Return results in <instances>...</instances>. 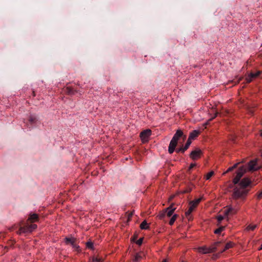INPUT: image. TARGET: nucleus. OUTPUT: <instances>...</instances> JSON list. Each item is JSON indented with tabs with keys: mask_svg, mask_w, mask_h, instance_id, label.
<instances>
[{
	"mask_svg": "<svg viewBox=\"0 0 262 262\" xmlns=\"http://www.w3.org/2000/svg\"><path fill=\"white\" fill-rule=\"evenodd\" d=\"M246 171L244 166L241 167L237 171L236 175L233 180L235 185L233 189L232 198L237 200H244L249 192L247 187L250 184L251 181L248 178H244L239 183L241 178Z\"/></svg>",
	"mask_w": 262,
	"mask_h": 262,
	"instance_id": "1",
	"label": "nucleus"
},
{
	"mask_svg": "<svg viewBox=\"0 0 262 262\" xmlns=\"http://www.w3.org/2000/svg\"><path fill=\"white\" fill-rule=\"evenodd\" d=\"M37 228V225L34 224H29L26 223L24 226H21V224L19 225V230L17 231V234L26 233L32 232Z\"/></svg>",
	"mask_w": 262,
	"mask_h": 262,
	"instance_id": "2",
	"label": "nucleus"
},
{
	"mask_svg": "<svg viewBox=\"0 0 262 262\" xmlns=\"http://www.w3.org/2000/svg\"><path fill=\"white\" fill-rule=\"evenodd\" d=\"M221 246V242H217L209 248H201L200 249V252H202L204 254L212 253L217 251L218 247Z\"/></svg>",
	"mask_w": 262,
	"mask_h": 262,
	"instance_id": "3",
	"label": "nucleus"
},
{
	"mask_svg": "<svg viewBox=\"0 0 262 262\" xmlns=\"http://www.w3.org/2000/svg\"><path fill=\"white\" fill-rule=\"evenodd\" d=\"M67 245H70L75 251L79 252L80 250L78 240L73 237H67Z\"/></svg>",
	"mask_w": 262,
	"mask_h": 262,
	"instance_id": "4",
	"label": "nucleus"
},
{
	"mask_svg": "<svg viewBox=\"0 0 262 262\" xmlns=\"http://www.w3.org/2000/svg\"><path fill=\"white\" fill-rule=\"evenodd\" d=\"M151 132L150 129H146L142 131L140 133V138L143 143H145L148 141V138L151 135Z\"/></svg>",
	"mask_w": 262,
	"mask_h": 262,
	"instance_id": "5",
	"label": "nucleus"
},
{
	"mask_svg": "<svg viewBox=\"0 0 262 262\" xmlns=\"http://www.w3.org/2000/svg\"><path fill=\"white\" fill-rule=\"evenodd\" d=\"M261 73V71H258L255 73L251 72L248 75V76L246 77V78L245 79L246 83H249L251 82L252 81L253 79L258 77L260 75Z\"/></svg>",
	"mask_w": 262,
	"mask_h": 262,
	"instance_id": "6",
	"label": "nucleus"
},
{
	"mask_svg": "<svg viewBox=\"0 0 262 262\" xmlns=\"http://www.w3.org/2000/svg\"><path fill=\"white\" fill-rule=\"evenodd\" d=\"M237 209L232 207L231 206H228L227 208L223 211L224 214L225 216L229 215H232L237 212Z\"/></svg>",
	"mask_w": 262,
	"mask_h": 262,
	"instance_id": "7",
	"label": "nucleus"
},
{
	"mask_svg": "<svg viewBox=\"0 0 262 262\" xmlns=\"http://www.w3.org/2000/svg\"><path fill=\"white\" fill-rule=\"evenodd\" d=\"M181 138L183 139V141H184L186 138V136L184 135L181 129H178L177 130L172 139L178 142V140H180Z\"/></svg>",
	"mask_w": 262,
	"mask_h": 262,
	"instance_id": "8",
	"label": "nucleus"
},
{
	"mask_svg": "<svg viewBox=\"0 0 262 262\" xmlns=\"http://www.w3.org/2000/svg\"><path fill=\"white\" fill-rule=\"evenodd\" d=\"M202 155V151L199 149H196L191 151L190 154V158L193 160L198 159L201 157Z\"/></svg>",
	"mask_w": 262,
	"mask_h": 262,
	"instance_id": "9",
	"label": "nucleus"
},
{
	"mask_svg": "<svg viewBox=\"0 0 262 262\" xmlns=\"http://www.w3.org/2000/svg\"><path fill=\"white\" fill-rule=\"evenodd\" d=\"M259 167L257 165L256 160H252L250 161L248 165V169L250 171H255L259 169Z\"/></svg>",
	"mask_w": 262,
	"mask_h": 262,
	"instance_id": "10",
	"label": "nucleus"
},
{
	"mask_svg": "<svg viewBox=\"0 0 262 262\" xmlns=\"http://www.w3.org/2000/svg\"><path fill=\"white\" fill-rule=\"evenodd\" d=\"M178 142L176 140H174L173 139H171L170 142V143H169V146H168V152L170 154H172L174 151L176 149V147L178 144Z\"/></svg>",
	"mask_w": 262,
	"mask_h": 262,
	"instance_id": "11",
	"label": "nucleus"
},
{
	"mask_svg": "<svg viewBox=\"0 0 262 262\" xmlns=\"http://www.w3.org/2000/svg\"><path fill=\"white\" fill-rule=\"evenodd\" d=\"M175 209V208L172 207V205H170L169 207L167 208L165 210L167 216L168 217H170L173 213Z\"/></svg>",
	"mask_w": 262,
	"mask_h": 262,
	"instance_id": "12",
	"label": "nucleus"
},
{
	"mask_svg": "<svg viewBox=\"0 0 262 262\" xmlns=\"http://www.w3.org/2000/svg\"><path fill=\"white\" fill-rule=\"evenodd\" d=\"M199 134L200 132L199 130H194L190 133L188 139L191 141V140H193L197 137Z\"/></svg>",
	"mask_w": 262,
	"mask_h": 262,
	"instance_id": "13",
	"label": "nucleus"
},
{
	"mask_svg": "<svg viewBox=\"0 0 262 262\" xmlns=\"http://www.w3.org/2000/svg\"><path fill=\"white\" fill-rule=\"evenodd\" d=\"M28 220L30 221L31 223L37 222L38 221V215L36 213H33L32 214H30Z\"/></svg>",
	"mask_w": 262,
	"mask_h": 262,
	"instance_id": "14",
	"label": "nucleus"
},
{
	"mask_svg": "<svg viewBox=\"0 0 262 262\" xmlns=\"http://www.w3.org/2000/svg\"><path fill=\"white\" fill-rule=\"evenodd\" d=\"M234 244L232 242H229L226 244L224 248H222L220 250V253H222L224 251H226L227 249H229L232 247H233Z\"/></svg>",
	"mask_w": 262,
	"mask_h": 262,
	"instance_id": "15",
	"label": "nucleus"
},
{
	"mask_svg": "<svg viewBox=\"0 0 262 262\" xmlns=\"http://www.w3.org/2000/svg\"><path fill=\"white\" fill-rule=\"evenodd\" d=\"M37 118L34 115H31L30 117H29V123L32 125L34 123H35L36 121H37Z\"/></svg>",
	"mask_w": 262,
	"mask_h": 262,
	"instance_id": "16",
	"label": "nucleus"
},
{
	"mask_svg": "<svg viewBox=\"0 0 262 262\" xmlns=\"http://www.w3.org/2000/svg\"><path fill=\"white\" fill-rule=\"evenodd\" d=\"M225 226H220L217 229L214 230V233L216 234H219L225 229Z\"/></svg>",
	"mask_w": 262,
	"mask_h": 262,
	"instance_id": "17",
	"label": "nucleus"
},
{
	"mask_svg": "<svg viewBox=\"0 0 262 262\" xmlns=\"http://www.w3.org/2000/svg\"><path fill=\"white\" fill-rule=\"evenodd\" d=\"M140 228L141 229H147L149 227L147 225V223L146 221H144L142 222V223L140 225Z\"/></svg>",
	"mask_w": 262,
	"mask_h": 262,
	"instance_id": "18",
	"label": "nucleus"
},
{
	"mask_svg": "<svg viewBox=\"0 0 262 262\" xmlns=\"http://www.w3.org/2000/svg\"><path fill=\"white\" fill-rule=\"evenodd\" d=\"M228 216H225V215L224 214V215H218L216 217L217 219V222H218V223H217V226H219V224L221 223V222L225 218V217H227Z\"/></svg>",
	"mask_w": 262,
	"mask_h": 262,
	"instance_id": "19",
	"label": "nucleus"
},
{
	"mask_svg": "<svg viewBox=\"0 0 262 262\" xmlns=\"http://www.w3.org/2000/svg\"><path fill=\"white\" fill-rule=\"evenodd\" d=\"M177 217H178L177 214H174L172 216V217L170 219V220L169 221V223L170 225H172L173 224V223H174L175 221L176 220Z\"/></svg>",
	"mask_w": 262,
	"mask_h": 262,
	"instance_id": "20",
	"label": "nucleus"
},
{
	"mask_svg": "<svg viewBox=\"0 0 262 262\" xmlns=\"http://www.w3.org/2000/svg\"><path fill=\"white\" fill-rule=\"evenodd\" d=\"M191 143V141L190 139H188L185 146L183 147L184 149L186 150L189 148Z\"/></svg>",
	"mask_w": 262,
	"mask_h": 262,
	"instance_id": "21",
	"label": "nucleus"
},
{
	"mask_svg": "<svg viewBox=\"0 0 262 262\" xmlns=\"http://www.w3.org/2000/svg\"><path fill=\"white\" fill-rule=\"evenodd\" d=\"M201 201V198H199L197 199H195L194 201H191V203H192L194 204L196 207L198 205V204L200 203Z\"/></svg>",
	"mask_w": 262,
	"mask_h": 262,
	"instance_id": "22",
	"label": "nucleus"
},
{
	"mask_svg": "<svg viewBox=\"0 0 262 262\" xmlns=\"http://www.w3.org/2000/svg\"><path fill=\"white\" fill-rule=\"evenodd\" d=\"M192 212V211H190L189 210H188L187 211H186L185 212V215L186 216V217L189 220H192V218H191V213Z\"/></svg>",
	"mask_w": 262,
	"mask_h": 262,
	"instance_id": "23",
	"label": "nucleus"
},
{
	"mask_svg": "<svg viewBox=\"0 0 262 262\" xmlns=\"http://www.w3.org/2000/svg\"><path fill=\"white\" fill-rule=\"evenodd\" d=\"M256 227H257L256 225H249L247 227V230L253 231L256 228Z\"/></svg>",
	"mask_w": 262,
	"mask_h": 262,
	"instance_id": "24",
	"label": "nucleus"
},
{
	"mask_svg": "<svg viewBox=\"0 0 262 262\" xmlns=\"http://www.w3.org/2000/svg\"><path fill=\"white\" fill-rule=\"evenodd\" d=\"M238 164V163H236V164H234L233 166L229 167L226 171V173H227L229 171H231L234 169L236 168L237 167Z\"/></svg>",
	"mask_w": 262,
	"mask_h": 262,
	"instance_id": "25",
	"label": "nucleus"
},
{
	"mask_svg": "<svg viewBox=\"0 0 262 262\" xmlns=\"http://www.w3.org/2000/svg\"><path fill=\"white\" fill-rule=\"evenodd\" d=\"M176 150V151L177 152V153H179V152H184L185 151H186V150H184V147L183 146L180 147V148H177L175 149Z\"/></svg>",
	"mask_w": 262,
	"mask_h": 262,
	"instance_id": "26",
	"label": "nucleus"
},
{
	"mask_svg": "<svg viewBox=\"0 0 262 262\" xmlns=\"http://www.w3.org/2000/svg\"><path fill=\"white\" fill-rule=\"evenodd\" d=\"M214 174V172L213 171H211L208 173L206 176V179L209 180L210 178Z\"/></svg>",
	"mask_w": 262,
	"mask_h": 262,
	"instance_id": "27",
	"label": "nucleus"
},
{
	"mask_svg": "<svg viewBox=\"0 0 262 262\" xmlns=\"http://www.w3.org/2000/svg\"><path fill=\"white\" fill-rule=\"evenodd\" d=\"M189 208L188 210H189L190 211H193V210L196 207L194 204L192 203H191V202L189 203Z\"/></svg>",
	"mask_w": 262,
	"mask_h": 262,
	"instance_id": "28",
	"label": "nucleus"
},
{
	"mask_svg": "<svg viewBox=\"0 0 262 262\" xmlns=\"http://www.w3.org/2000/svg\"><path fill=\"white\" fill-rule=\"evenodd\" d=\"M86 247L89 249L93 248V243L91 242H88L86 243Z\"/></svg>",
	"mask_w": 262,
	"mask_h": 262,
	"instance_id": "29",
	"label": "nucleus"
},
{
	"mask_svg": "<svg viewBox=\"0 0 262 262\" xmlns=\"http://www.w3.org/2000/svg\"><path fill=\"white\" fill-rule=\"evenodd\" d=\"M142 242H143V238H139V239L137 241V244L138 245H141V244H142Z\"/></svg>",
	"mask_w": 262,
	"mask_h": 262,
	"instance_id": "30",
	"label": "nucleus"
},
{
	"mask_svg": "<svg viewBox=\"0 0 262 262\" xmlns=\"http://www.w3.org/2000/svg\"><path fill=\"white\" fill-rule=\"evenodd\" d=\"M195 166V164L194 163H192L190 164L189 167V169H188V170L190 171L192 168H193L194 166Z\"/></svg>",
	"mask_w": 262,
	"mask_h": 262,
	"instance_id": "31",
	"label": "nucleus"
},
{
	"mask_svg": "<svg viewBox=\"0 0 262 262\" xmlns=\"http://www.w3.org/2000/svg\"><path fill=\"white\" fill-rule=\"evenodd\" d=\"M257 198L258 199H260L262 198V191L258 194Z\"/></svg>",
	"mask_w": 262,
	"mask_h": 262,
	"instance_id": "32",
	"label": "nucleus"
},
{
	"mask_svg": "<svg viewBox=\"0 0 262 262\" xmlns=\"http://www.w3.org/2000/svg\"><path fill=\"white\" fill-rule=\"evenodd\" d=\"M94 260L96 261V262H102V260L98 258H96Z\"/></svg>",
	"mask_w": 262,
	"mask_h": 262,
	"instance_id": "33",
	"label": "nucleus"
},
{
	"mask_svg": "<svg viewBox=\"0 0 262 262\" xmlns=\"http://www.w3.org/2000/svg\"><path fill=\"white\" fill-rule=\"evenodd\" d=\"M66 90H67V94L71 93V90L69 87L67 86Z\"/></svg>",
	"mask_w": 262,
	"mask_h": 262,
	"instance_id": "34",
	"label": "nucleus"
},
{
	"mask_svg": "<svg viewBox=\"0 0 262 262\" xmlns=\"http://www.w3.org/2000/svg\"><path fill=\"white\" fill-rule=\"evenodd\" d=\"M17 227L15 225H14V226L12 227L10 229L11 230H12L13 229H14L15 228H17Z\"/></svg>",
	"mask_w": 262,
	"mask_h": 262,
	"instance_id": "35",
	"label": "nucleus"
},
{
	"mask_svg": "<svg viewBox=\"0 0 262 262\" xmlns=\"http://www.w3.org/2000/svg\"><path fill=\"white\" fill-rule=\"evenodd\" d=\"M259 250H262V244L261 245L260 247L259 248Z\"/></svg>",
	"mask_w": 262,
	"mask_h": 262,
	"instance_id": "36",
	"label": "nucleus"
},
{
	"mask_svg": "<svg viewBox=\"0 0 262 262\" xmlns=\"http://www.w3.org/2000/svg\"><path fill=\"white\" fill-rule=\"evenodd\" d=\"M162 262H167V260L165 259H164Z\"/></svg>",
	"mask_w": 262,
	"mask_h": 262,
	"instance_id": "37",
	"label": "nucleus"
},
{
	"mask_svg": "<svg viewBox=\"0 0 262 262\" xmlns=\"http://www.w3.org/2000/svg\"><path fill=\"white\" fill-rule=\"evenodd\" d=\"M138 256H136V258L138 259Z\"/></svg>",
	"mask_w": 262,
	"mask_h": 262,
	"instance_id": "38",
	"label": "nucleus"
},
{
	"mask_svg": "<svg viewBox=\"0 0 262 262\" xmlns=\"http://www.w3.org/2000/svg\"><path fill=\"white\" fill-rule=\"evenodd\" d=\"M183 142H184L183 141H182V142H181V143H183Z\"/></svg>",
	"mask_w": 262,
	"mask_h": 262,
	"instance_id": "39",
	"label": "nucleus"
},
{
	"mask_svg": "<svg viewBox=\"0 0 262 262\" xmlns=\"http://www.w3.org/2000/svg\"><path fill=\"white\" fill-rule=\"evenodd\" d=\"M183 142H184L183 141H182V142H181V143H183Z\"/></svg>",
	"mask_w": 262,
	"mask_h": 262,
	"instance_id": "40",
	"label": "nucleus"
},
{
	"mask_svg": "<svg viewBox=\"0 0 262 262\" xmlns=\"http://www.w3.org/2000/svg\"><path fill=\"white\" fill-rule=\"evenodd\" d=\"M261 136H262V132L261 133Z\"/></svg>",
	"mask_w": 262,
	"mask_h": 262,
	"instance_id": "41",
	"label": "nucleus"
},
{
	"mask_svg": "<svg viewBox=\"0 0 262 262\" xmlns=\"http://www.w3.org/2000/svg\"><path fill=\"white\" fill-rule=\"evenodd\" d=\"M182 262H184V261H182Z\"/></svg>",
	"mask_w": 262,
	"mask_h": 262,
	"instance_id": "42",
	"label": "nucleus"
}]
</instances>
